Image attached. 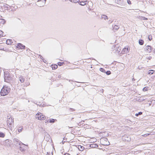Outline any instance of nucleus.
I'll return each mask as SVG.
<instances>
[{"instance_id": "obj_8", "label": "nucleus", "mask_w": 155, "mask_h": 155, "mask_svg": "<svg viewBox=\"0 0 155 155\" xmlns=\"http://www.w3.org/2000/svg\"><path fill=\"white\" fill-rule=\"evenodd\" d=\"M14 142H15L16 144H19L20 146L23 145L24 146V144L22 143L21 142L19 141L17 139L15 138L14 139Z\"/></svg>"}, {"instance_id": "obj_46", "label": "nucleus", "mask_w": 155, "mask_h": 155, "mask_svg": "<svg viewBox=\"0 0 155 155\" xmlns=\"http://www.w3.org/2000/svg\"><path fill=\"white\" fill-rule=\"evenodd\" d=\"M103 144L104 145H109V144Z\"/></svg>"}, {"instance_id": "obj_35", "label": "nucleus", "mask_w": 155, "mask_h": 155, "mask_svg": "<svg viewBox=\"0 0 155 155\" xmlns=\"http://www.w3.org/2000/svg\"><path fill=\"white\" fill-rule=\"evenodd\" d=\"M46 0H38V2L41 1L43 3V4L45 5Z\"/></svg>"}, {"instance_id": "obj_11", "label": "nucleus", "mask_w": 155, "mask_h": 155, "mask_svg": "<svg viewBox=\"0 0 155 155\" xmlns=\"http://www.w3.org/2000/svg\"><path fill=\"white\" fill-rule=\"evenodd\" d=\"M4 9L6 10H9L10 11H12V9L11 8V7L7 4H5L4 5Z\"/></svg>"}, {"instance_id": "obj_48", "label": "nucleus", "mask_w": 155, "mask_h": 155, "mask_svg": "<svg viewBox=\"0 0 155 155\" xmlns=\"http://www.w3.org/2000/svg\"><path fill=\"white\" fill-rule=\"evenodd\" d=\"M64 142H65L64 141V142H63V141H62V143L63 144H64Z\"/></svg>"}, {"instance_id": "obj_43", "label": "nucleus", "mask_w": 155, "mask_h": 155, "mask_svg": "<svg viewBox=\"0 0 155 155\" xmlns=\"http://www.w3.org/2000/svg\"><path fill=\"white\" fill-rule=\"evenodd\" d=\"M39 55V56L40 57V58H41V59H43V57H42V56L41 55Z\"/></svg>"}, {"instance_id": "obj_29", "label": "nucleus", "mask_w": 155, "mask_h": 155, "mask_svg": "<svg viewBox=\"0 0 155 155\" xmlns=\"http://www.w3.org/2000/svg\"><path fill=\"white\" fill-rule=\"evenodd\" d=\"M79 0H71V2L74 3H77L79 2Z\"/></svg>"}, {"instance_id": "obj_32", "label": "nucleus", "mask_w": 155, "mask_h": 155, "mask_svg": "<svg viewBox=\"0 0 155 155\" xmlns=\"http://www.w3.org/2000/svg\"><path fill=\"white\" fill-rule=\"evenodd\" d=\"M64 64V63L63 62H58V64L59 66H61L63 64Z\"/></svg>"}, {"instance_id": "obj_3", "label": "nucleus", "mask_w": 155, "mask_h": 155, "mask_svg": "<svg viewBox=\"0 0 155 155\" xmlns=\"http://www.w3.org/2000/svg\"><path fill=\"white\" fill-rule=\"evenodd\" d=\"M7 124L8 126L9 127H11V128H12V127H13V123H14V120L13 119H12V118H9L7 121Z\"/></svg>"}, {"instance_id": "obj_9", "label": "nucleus", "mask_w": 155, "mask_h": 155, "mask_svg": "<svg viewBox=\"0 0 155 155\" xmlns=\"http://www.w3.org/2000/svg\"><path fill=\"white\" fill-rule=\"evenodd\" d=\"M129 51V50L128 49V48L126 47H125L121 51V54H123L125 53H127Z\"/></svg>"}, {"instance_id": "obj_5", "label": "nucleus", "mask_w": 155, "mask_h": 155, "mask_svg": "<svg viewBox=\"0 0 155 155\" xmlns=\"http://www.w3.org/2000/svg\"><path fill=\"white\" fill-rule=\"evenodd\" d=\"M122 139L123 140L129 142L131 140V137L129 135H125L123 136Z\"/></svg>"}, {"instance_id": "obj_30", "label": "nucleus", "mask_w": 155, "mask_h": 155, "mask_svg": "<svg viewBox=\"0 0 155 155\" xmlns=\"http://www.w3.org/2000/svg\"><path fill=\"white\" fill-rule=\"evenodd\" d=\"M100 71H101V72H103L105 73V70L102 68H100Z\"/></svg>"}, {"instance_id": "obj_36", "label": "nucleus", "mask_w": 155, "mask_h": 155, "mask_svg": "<svg viewBox=\"0 0 155 155\" xmlns=\"http://www.w3.org/2000/svg\"><path fill=\"white\" fill-rule=\"evenodd\" d=\"M141 19L144 20H147L148 19L147 18H145L144 17H141Z\"/></svg>"}, {"instance_id": "obj_18", "label": "nucleus", "mask_w": 155, "mask_h": 155, "mask_svg": "<svg viewBox=\"0 0 155 155\" xmlns=\"http://www.w3.org/2000/svg\"><path fill=\"white\" fill-rule=\"evenodd\" d=\"M78 148L79 150L80 151H83V150L84 147L82 146H81V145H78Z\"/></svg>"}, {"instance_id": "obj_49", "label": "nucleus", "mask_w": 155, "mask_h": 155, "mask_svg": "<svg viewBox=\"0 0 155 155\" xmlns=\"http://www.w3.org/2000/svg\"><path fill=\"white\" fill-rule=\"evenodd\" d=\"M89 59V58H88V59ZM90 59H92V60H93V59H94V58H90Z\"/></svg>"}, {"instance_id": "obj_12", "label": "nucleus", "mask_w": 155, "mask_h": 155, "mask_svg": "<svg viewBox=\"0 0 155 155\" xmlns=\"http://www.w3.org/2000/svg\"><path fill=\"white\" fill-rule=\"evenodd\" d=\"M89 147L92 148H96L98 147V145L96 143H93L91 144H89Z\"/></svg>"}, {"instance_id": "obj_40", "label": "nucleus", "mask_w": 155, "mask_h": 155, "mask_svg": "<svg viewBox=\"0 0 155 155\" xmlns=\"http://www.w3.org/2000/svg\"><path fill=\"white\" fill-rule=\"evenodd\" d=\"M127 2L128 3V4L129 5H130L131 4V2L130 0H127Z\"/></svg>"}, {"instance_id": "obj_54", "label": "nucleus", "mask_w": 155, "mask_h": 155, "mask_svg": "<svg viewBox=\"0 0 155 155\" xmlns=\"http://www.w3.org/2000/svg\"><path fill=\"white\" fill-rule=\"evenodd\" d=\"M47 153H48V152H47Z\"/></svg>"}, {"instance_id": "obj_39", "label": "nucleus", "mask_w": 155, "mask_h": 155, "mask_svg": "<svg viewBox=\"0 0 155 155\" xmlns=\"http://www.w3.org/2000/svg\"><path fill=\"white\" fill-rule=\"evenodd\" d=\"M22 129H23V128L22 127H21L20 129H18V131L19 133L21 132L22 131Z\"/></svg>"}, {"instance_id": "obj_44", "label": "nucleus", "mask_w": 155, "mask_h": 155, "mask_svg": "<svg viewBox=\"0 0 155 155\" xmlns=\"http://www.w3.org/2000/svg\"><path fill=\"white\" fill-rule=\"evenodd\" d=\"M153 52L154 54H155V49H154L153 50Z\"/></svg>"}, {"instance_id": "obj_33", "label": "nucleus", "mask_w": 155, "mask_h": 155, "mask_svg": "<svg viewBox=\"0 0 155 155\" xmlns=\"http://www.w3.org/2000/svg\"><path fill=\"white\" fill-rule=\"evenodd\" d=\"M105 73H106V74H107V75H109L111 73V72L109 71H108L106 72L105 71Z\"/></svg>"}, {"instance_id": "obj_26", "label": "nucleus", "mask_w": 155, "mask_h": 155, "mask_svg": "<svg viewBox=\"0 0 155 155\" xmlns=\"http://www.w3.org/2000/svg\"><path fill=\"white\" fill-rule=\"evenodd\" d=\"M5 136V135L4 133L2 132H0V137H4Z\"/></svg>"}, {"instance_id": "obj_24", "label": "nucleus", "mask_w": 155, "mask_h": 155, "mask_svg": "<svg viewBox=\"0 0 155 155\" xmlns=\"http://www.w3.org/2000/svg\"><path fill=\"white\" fill-rule=\"evenodd\" d=\"M57 120L55 119H49V123H54L55 122V121H56Z\"/></svg>"}, {"instance_id": "obj_23", "label": "nucleus", "mask_w": 155, "mask_h": 155, "mask_svg": "<svg viewBox=\"0 0 155 155\" xmlns=\"http://www.w3.org/2000/svg\"><path fill=\"white\" fill-rule=\"evenodd\" d=\"M144 43L142 39H140L139 40V43L140 45H142Z\"/></svg>"}, {"instance_id": "obj_22", "label": "nucleus", "mask_w": 155, "mask_h": 155, "mask_svg": "<svg viewBox=\"0 0 155 155\" xmlns=\"http://www.w3.org/2000/svg\"><path fill=\"white\" fill-rule=\"evenodd\" d=\"M154 71L152 70H150L148 71V74L150 75H152L154 73Z\"/></svg>"}, {"instance_id": "obj_47", "label": "nucleus", "mask_w": 155, "mask_h": 155, "mask_svg": "<svg viewBox=\"0 0 155 155\" xmlns=\"http://www.w3.org/2000/svg\"><path fill=\"white\" fill-rule=\"evenodd\" d=\"M107 138H106L105 139V141H107Z\"/></svg>"}, {"instance_id": "obj_17", "label": "nucleus", "mask_w": 155, "mask_h": 155, "mask_svg": "<svg viewBox=\"0 0 155 155\" xmlns=\"http://www.w3.org/2000/svg\"><path fill=\"white\" fill-rule=\"evenodd\" d=\"M12 43V41L11 39H8L6 41V43L7 45H11Z\"/></svg>"}, {"instance_id": "obj_1", "label": "nucleus", "mask_w": 155, "mask_h": 155, "mask_svg": "<svg viewBox=\"0 0 155 155\" xmlns=\"http://www.w3.org/2000/svg\"><path fill=\"white\" fill-rule=\"evenodd\" d=\"M10 88L6 86H4L1 90L0 93L2 96H5L7 95L10 92Z\"/></svg>"}, {"instance_id": "obj_38", "label": "nucleus", "mask_w": 155, "mask_h": 155, "mask_svg": "<svg viewBox=\"0 0 155 155\" xmlns=\"http://www.w3.org/2000/svg\"><path fill=\"white\" fill-rule=\"evenodd\" d=\"M113 20H112V19H110V20H109L108 23L109 24H110L111 23L113 22Z\"/></svg>"}, {"instance_id": "obj_14", "label": "nucleus", "mask_w": 155, "mask_h": 155, "mask_svg": "<svg viewBox=\"0 0 155 155\" xmlns=\"http://www.w3.org/2000/svg\"><path fill=\"white\" fill-rule=\"evenodd\" d=\"M119 28L117 25H115L113 28V30L114 32H115L117 31Z\"/></svg>"}, {"instance_id": "obj_37", "label": "nucleus", "mask_w": 155, "mask_h": 155, "mask_svg": "<svg viewBox=\"0 0 155 155\" xmlns=\"http://www.w3.org/2000/svg\"><path fill=\"white\" fill-rule=\"evenodd\" d=\"M40 131H41V132H43L44 131H45V129L43 128L42 127H41V128H40Z\"/></svg>"}, {"instance_id": "obj_52", "label": "nucleus", "mask_w": 155, "mask_h": 155, "mask_svg": "<svg viewBox=\"0 0 155 155\" xmlns=\"http://www.w3.org/2000/svg\"><path fill=\"white\" fill-rule=\"evenodd\" d=\"M0 32H2V31H0Z\"/></svg>"}, {"instance_id": "obj_13", "label": "nucleus", "mask_w": 155, "mask_h": 155, "mask_svg": "<svg viewBox=\"0 0 155 155\" xmlns=\"http://www.w3.org/2000/svg\"><path fill=\"white\" fill-rule=\"evenodd\" d=\"M19 80L21 83H23L25 81V78L23 76H21L19 78Z\"/></svg>"}, {"instance_id": "obj_4", "label": "nucleus", "mask_w": 155, "mask_h": 155, "mask_svg": "<svg viewBox=\"0 0 155 155\" xmlns=\"http://www.w3.org/2000/svg\"><path fill=\"white\" fill-rule=\"evenodd\" d=\"M36 115L37 117H36V118H38L39 120H45V116L40 113L39 114L38 113Z\"/></svg>"}, {"instance_id": "obj_25", "label": "nucleus", "mask_w": 155, "mask_h": 155, "mask_svg": "<svg viewBox=\"0 0 155 155\" xmlns=\"http://www.w3.org/2000/svg\"><path fill=\"white\" fill-rule=\"evenodd\" d=\"M58 67V65L57 64L54 65L52 66V68L53 70H55Z\"/></svg>"}, {"instance_id": "obj_15", "label": "nucleus", "mask_w": 155, "mask_h": 155, "mask_svg": "<svg viewBox=\"0 0 155 155\" xmlns=\"http://www.w3.org/2000/svg\"><path fill=\"white\" fill-rule=\"evenodd\" d=\"M5 21L4 19H0V25H4L5 23Z\"/></svg>"}, {"instance_id": "obj_53", "label": "nucleus", "mask_w": 155, "mask_h": 155, "mask_svg": "<svg viewBox=\"0 0 155 155\" xmlns=\"http://www.w3.org/2000/svg\"><path fill=\"white\" fill-rule=\"evenodd\" d=\"M64 155H68V154H64Z\"/></svg>"}, {"instance_id": "obj_20", "label": "nucleus", "mask_w": 155, "mask_h": 155, "mask_svg": "<svg viewBox=\"0 0 155 155\" xmlns=\"http://www.w3.org/2000/svg\"><path fill=\"white\" fill-rule=\"evenodd\" d=\"M37 105L41 107H44V104H42L39 102H37V103L36 104Z\"/></svg>"}, {"instance_id": "obj_21", "label": "nucleus", "mask_w": 155, "mask_h": 155, "mask_svg": "<svg viewBox=\"0 0 155 155\" xmlns=\"http://www.w3.org/2000/svg\"><path fill=\"white\" fill-rule=\"evenodd\" d=\"M50 137V135L48 134H47V135L45 137V139L46 140H48L49 139V137Z\"/></svg>"}, {"instance_id": "obj_2", "label": "nucleus", "mask_w": 155, "mask_h": 155, "mask_svg": "<svg viewBox=\"0 0 155 155\" xmlns=\"http://www.w3.org/2000/svg\"><path fill=\"white\" fill-rule=\"evenodd\" d=\"M112 49L114 53H118L121 50L120 48L119 47L118 45L113 46L112 47Z\"/></svg>"}, {"instance_id": "obj_50", "label": "nucleus", "mask_w": 155, "mask_h": 155, "mask_svg": "<svg viewBox=\"0 0 155 155\" xmlns=\"http://www.w3.org/2000/svg\"><path fill=\"white\" fill-rule=\"evenodd\" d=\"M73 81L71 80H69V81Z\"/></svg>"}, {"instance_id": "obj_19", "label": "nucleus", "mask_w": 155, "mask_h": 155, "mask_svg": "<svg viewBox=\"0 0 155 155\" xmlns=\"http://www.w3.org/2000/svg\"><path fill=\"white\" fill-rule=\"evenodd\" d=\"M101 18H103L104 20L107 19L108 18L107 16L105 15H101Z\"/></svg>"}, {"instance_id": "obj_41", "label": "nucleus", "mask_w": 155, "mask_h": 155, "mask_svg": "<svg viewBox=\"0 0 155 155\" xmlns=\"http://www.w3.org/2000/svg\"><path fill=\"white\" fill-rule=\"evenodd\" d=\"M49 119H48V120H45V123H49Z\"/></svg>"}, {"instance_id": "obj_28", "label": "nucleus", "mask_w": 155, "mask_h": 155, "mask_svg": "<svg viewBox=\"0 0 155 155\" xmlns=\"http://www.w3.org/2000/svg\"><path fill=\"white\" fill-rule=\"evenodd\" d=\"M148 87H145L143 88V91L144 92L148 90Z\"/></svg>"}, {"instance_id": "obj_31", "label": "nucleus", "mask_w": 155, "mask_h": 155, "mask_svg": "<svg viewBox=\"0 0 155 155\" xmlns=\"http://www.w3.org/2000/svg\"><path fill=\"white\" fill-rule=\"evenodd\" d=\"M142 114V112H139L138 113H137L135 114V116L137 117L139 115H141Z\"/></svg>"}, {"instance_id": "obj_6", "label": "nucleus", "mask_w": 155, "mask_h": 155, "mask_svg": "<svg viewBox=\"0 0 155 155\" xmlns=\"http://www.w3.org/2000/svg\"><path fill=\"white\" fill-rule=\"evenodd\" d=\"M16 47L18 49H23L25 48V46L21 43H18L17 44Z\"/></svg>"}, {"instance_id": "obj_34", "label": "nucleus", "mask_w": 155, "mask_h": 155, "mask_svg": "<svg viewBox=\"0 0 155 155\" xmlns=\"http://www.w3.org/2000/svg\"><path fill=\"white\" fill-rule=\"evenodd\" d=\"M148 39L150 41H151L152 39V36L151 35H149L148 36Z\"/></svg>"}, {"instance_id": "obj_10", "label": "nucleus", "mask_w": 155, "mask_h": 155, "mask_svg": "<svg viewBox=\"0 0 155 155\" xmlns=\"http://www.w3.org/2000/svg\"><path fill=\"white\" fill-rule=\"evenodd\" d=\"M4 79L5 81L7 82L6 81H10L11 80L12 78L9 75L7 74L5 76Z\"/></svg>"}, {"instance_id": "obj_51", "label": "nucleus", "mask_w": 155, "mask_h": 155, "mask_svg": "<svg viewBox=\"0 0 155 155\" xmlns=\"http://www.w3.org/2000/svg\"><path fill=\"white\" fill-rule=\"evenodd\" d=\"M0 34H1V32H0ZM0 35H2L1 34H0Z\"/></svg>"}, {"instance_id": "obj_42", "label": "nucleus", "mask_w": 155, "mask_h": 155, "mask_svg": "<svg viewBox=\"0 0 155 155\" xmlns=\"http://www.w3.org/2000/svg\"><path fill=\"white\" fill-rule=\"evenodd\" d=\"M70 110H71L72 111H75V110L74 109L72 108H70Z\"/></svg>"}, {"instance_id": "obj_45", "label": "nucleus", "mask_w": 155, "mask_h": 155, "mask_svg": "<svg viewBox=\"0 0 155 155\" xmlns=\"http://www.w3.org/2000/svg\"><path fill=\"white\" fill-rule=\"evenodd\" d=\"M132 81H135V79H134V78H133L132 79Z\"/></svg>"}, {"instance_id": "obj_55", "label": "nucleus", "mask_w": 155, "mask_h": 155, "mask_svg": "<svg viewBox=\"0 0 155 155\" xmlns=\"http://www.w3.org/2000/svg\"><path fill=\"white\" fill-rule=\"evenodd\" d=\"M73 119V118H72V119Z\"/></svg>"}, {"instance_id": "obj_16", "label": "nucleus", "mask_w": 155, "mask_h": 155, "mask_svg": "<svg viewBox=\"0 0 155 155\" xmlns=\"http://www.w3.org/2000/svg\"><path fill=\"white\" fill-rule=\"evenodd\" d=\"M87 1H84V2H78L79 4L81 5H84L87 4Z\"/></svg>"}, {"instance_id": "obj_27", "label": "nucleus", "mask_w": 155, "mask_h": 155, "mask_svg": "<svg viewBox=\"0 0 155 155\" xmlns=\"http://www.w3.org/2000/svg\"><path fill=\"white\" fill-rule=\"evenodd\" d=\"M20 146V150L22 152L24 151L25 150V149L23 147H21V146Z\"/></svg>"}, {"instance_id": "obj_7", "label": "nucleus", "mask_w": 155, "mask_h": 155, "mask_svg": "<svg viewBox=\"0 0 155 155\" xmlns=\"http://www.w3.org/2000/svg\"><path fill=\"white\" fill-rule=\"evenodd\" d=\"M152 48L150 45H147L146 46L144 49L146 51H147L149 53L150 52L152 51Z\"/></svg>"}]
</instances>
